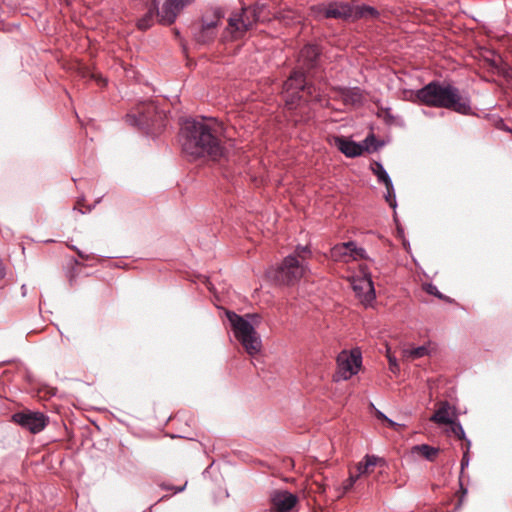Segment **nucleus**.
Segmentation results:
<instances>
[{
	"instance_id": "27",
	"label": "nucleus",
	"mask_w": 512,
	"mask_h": 512,
	"mask_svg": "<svg viewBox=\"0 0 512 512\" xmlns=\"http://www.w3.org/2000/svg\"><path fill=\"white\" fill-rule=\"evenodd\" d=\"M451 425V431L452 433L458 438V439H464L465 438V432L462 427V425L459 422L450 423Z\"/></svg>"
},
{
	"instance_id": "6",
	"label": "nucleus",
	"mask_w": 512,
	"mask_h": 512,
	"mask_svg": "<svg viewBox=\"0 0 512 512\" xmlns=\"http://www.w3.org/2000/svg\"><path fill=\"white\" fill-rule=\"evenodd\" d=\"M307 263H302L294 255L286 256L275 270V279L285 285L298 282L307 272Z\"/></svg>"
},
{
	"instance_id": "21",
	"label": "nucleus",
	"mask_w": 512,
	"mask_h": 512,
	"mask_svg": "<svg viewBox=\"0 0 512 512\" xmlns=\"http://www.w3.org/2000/svg\"><path fill=\"white\" fill-rule=\"evenodd\" d=\"M430 421L443 425L452 423L453 420L450 417V405L447 401L440 402L439 408L430 417Z\"/></svg>"
},
{
	"instance_id": "16",
	"label": "nucleus",
	"mask_w": 512,
	"mask_h": 512,
	"mask_svg": "<svg viewBox=\"0 0 512 512\" xmlns=\"http://www.w3.org/2000/svg\"><path fill=\"white\" fill-rule=\"evenodd\" d=\"M335 145L346 157L349 158L358 157L366 150V147L363 145L344 137H336Z\"/></svg>"
},
{
	"instance_id": "10",
	"label": "nucleus",
	"mask_w": 512,
	"mask_h": 512,
	"mask_svg": "<svg viewBox=\"0 0 512 512\" xmlns=\"http://www.w3.org/2000/svg\"><path fill=\"white\" fill-rule=\"evenodd\" d=\"M12 420L33 434L41 432L48 423L47 416L41 412L32 411L15 413L12 416Z\"/></svg>"
},
{
	"instance_id": "23",
	"label": "nucleus",
	"mask_w": 512,
	"mask_h": 512,
	"mask_svg": "<svg viewBox=\"0 0 512 512\" xmlns=\"http://www.w3.org/2000/svg\"><path fill=\"white\" fill-rule=\"evenodd\" d=\"M412 452L419 453L428 461H434L439 453V449L427 444H421L414 446Z\"/></svg>"
},
{
	"instance_id": "18",
	"label": "nucleus",
	"mask_w": 512,
	"mask_h": 512,
	"mask_svg": "<svg viewBox=\"0 0 512 512\" xmlns=\"http://www.w3.org/2000/svg\"><path fill=\"white\" fill-rule=\"evenodd\" d=\"M320 56V49L317 45H305L299 53V62L306 68H313L316 66L317 60Z\"/></svg>"
},
{
	"instance_id": "11",
	"label": "nucleus",
	"mask_w": 512,
	"mask_h": 512,
	"mask_svg": "<svg viewBox=\"0 0 512 512\" xmlns=\"http://www.w3.org/2000/svg\"><path fill=\"white\" fill-rule=\"evenodd\" d=\"M270 512H291L298 503L297 495L283 489L270 494Z\"/></svg>"
},
{
	"instance_id": "26",
	"label": "nucleus",
	"mask_w": 512,
	"mask_h": 512,
	"mask_svg": "<svg viewBox=\"0 0 512 512\" xmlns=\"http://www.w3.org/2000/svg\"><path fill=\"white\" fill-rule=\"evenodd\" d=\"M405 354L412 359L422 358L428 354V348L426 346H419L416 348L407 349L405 350Z\"/></svg>"
},
{
	"instance_id": "22",
	"label": "nucleus",
	"mask_w": 512,
	"mask_h": 512,
	"mask_svg": "<svg viewBox=\"0 0 512 512\" xmlns=\"http://www.w3.org/2000/svg\"><path fill=\"white\" fill-rule=\"evenodd\" d=\"M372 171L376 175L378 182L383 183L386 189H392V180L380 162L374 163Z\"/></svg>"
},
{
	"instance_id": "17",
	"label": "nucleus",
	"mask_w": 512,
	"mask_h": 512,
	"mask_svg": "<svg viewBox=\"0 0 512 512\" xmlns=\"http://www.w3.org/2000/svg\"><path fill=\"white\" fill-rule=\"evenodd\" d=\"M377 465H385V460L376 455H365L364 458L356 465V474L360 478L364 475H369Z\"/></svg>"
},
{
	"instance_id": "12",
	"label": "nucleus",
	"mask_w": 512,
	"mask_h": 512,
	"mask_svg": "<svg viewBox=\"0 0 512 512\" xmlns=\"http://www.w3.org/2000/svg\"><path fill=\"white\" fill-rule=\"evenodd\" d=\"M331 257L335 261L348 262L350 260L364 259L366 252L363 248L357 247L353 241L340 243L331 249Z\"/></svg>"
},
{
	"instance_id": "32",
	"label": "nucleus",
	"mask_w": 512,
	"mask_h": 512,
	"mask_svg": "<svg viewBox=\"0 0 512 512\" xmlns=\"http://www.w3.org/2000/svg\"><path fill=\"white\" fill-rule=\"evenodd\" d=\"M469 464L468 450L463 454L461 460V469L463 470Z\"/></svg>"
},
{
	"instance_id": "3",
	"label": "nucleus",
	"mask_w": 512,
	"mask_h": 512,
	"mask_svg": "<svg viewBox=\"0 0 512 512\" xmlns=\"http://www.w3.org/2000/svg\"><path fill=\"white\" fill-rule=\"evenodd\" d=\"M265 11L266 4L261 2H257L252 6L242 7L239 11L233 12L230 15L227 31L233 39H241L257 22H264L270 19Z\"/></svg>"
},
{
	"instance_id": "1",
	"label": "nucleus",
	"mask_w": 512,
	"mask_h": 512,
	"mask_svg": "<svg viewBox=\"0 0 512 512\" xmlns=\"http://www.w3.org/2000/svg\"><path fill=\"white\" fill-rule=\"evenodd\" d=\"M215 121L186 120L180 130L182 150L194 158L208 155L213 159L223 154V147L214 128Z\"/></svg>"
},
{
	"instance_id": "9",
	"label": "nucleus",
	"mask_w": 512,
	"mask_h": 512,
	"mask_svg": "<svg viewBox=\"0 0 512 512\" xmlns=\"http://www.w3.org/2000/svg\"><path fill=\"white\" fill-rule=\"evenodd\" d=\"M312 12L317 17L352 21V5L342 1L314 6Z\"/></svg>"
},
{
	"instance_id": "15",
	"label": "nucleus",
	"mask_w": 512,
	"mask_h": 512,
	"mask_svg": "<svg viewBox=\"0 0 512 512\" xmlns=\"http://www.w3.org/2000/svg\"><path fill=\"white\" fill-rule=\"evenodd\" d=\"M353 289L364 305H369L375 299V289L370 277L364 276L353 282Z\"/></svg>"
},
{
	"instance_id": "19",
	"label": "nucleus",
	"mask_w": 512,
	"mask_h": 512,
	"mask_svg": "<svg viewBox=\"0 0 512 512\" xmlns=\"http://www.w3.org/2000/svg\"><path fill=\"white\" fill-rule=\"evenodd\" d=\"M336 92L346 105H357L360 104L363 100L362 91L358 87H340L336 89Z\"/></svg>"
},
{
	"instance_id": "34",
	"label": "nucleus",
	"mask_w": 512,
	"mask_h": 512,
	"mask_svg": "<svg viewBox=\"0 0 512 512\" xmlns=\"http://www.w3.org/2000/svg\"><path fill=\"white\" fill-rule=\"evenodd\" d=\"M376 415L381 420L385 421L387 419V416L385 414H383L381 411H377Z\"/></svg>"
},
{
	"instance_id": "30",
	"label": "nucleus",
	"mask_w": 512,
	"mask_h": 512,
	"mask_svg": "<svg viewBox=\"0 0 512 512\" xmlns=\"http://www.w3.org/2000/svg\"><path fill=\"white\" fill-rule=\"evenodd\" d=\"M426 291L429 293V294H432L438 298H442V294L439 292V290L437 289V287L433 284H428L427 287H426Z\"/></svg>"
},
{
	"instance_id": "7",
	"label": "nucleus",
	"mask_w": 512,
	"mask_h": 512,
	"mask_svg": "<svg viewBox=\"0 0 512 512\" xmlns=\"http://www.w3.org/2000/svg\"><path fill=\"white\" fill-rule=\"evenodd\" d=\"M224 13L220 8L207 11L201 18V24L194 31V39L200 44L213 41L217 35V27L221 23Z\"/></svg>"
},
{
	"instance_id": "20",
	"label": "nucleus",
	"mask_w": 512,
	"mask_h": 512,
	"mask_svg": "<svg viewBox=\"0 0 512 512\" xmlns=\"http://www.w3.org/2000/svg\"><path fill=\"white\" fill-rule=\"evenodd\" d=\"M379 11L368 5H357L352 6V21H356L359 19H376L379 17Z\"/></svg>"
},
{
	"instance_id": "13",
	"label": "nucleus",
	"mask_w": 512,
	"mask_h": 512,
	"mask_svg": "<svg viewBox=\"0 0 512 512\" xmlns=\"http://www.w3.org/2000/svg\"><path fill=\"white\" fill-rule=\"evenodd\" d=\"M194 0H165L161 9L157 8L159 22L164 25H171L175 22L178 14Z\"/></svg>"
},
{
	"instance_id": "5",
	"label": "nucleus",
	"mask_w": 512,
	"mask_h": 512,
	"mask_svg": "<svg viewBox=\"0 0 512 512\" xmlns=\"http://www.w3.org/2000/svg\"><path fill=\"white\" fill-rule=\"evenodd\" d=\"M283 92L286 94V102L293 105L302 96L300 93L306 92L312 101L322 104L324 99L320 92L313 85H308L301 71H294L283 84Z\"/></svg>"
},
{
	"instance_id": "29",
	"label": "nucleus",
	"mask_w": 512,
	"mask_h": 512,
	"mask_svg": "<svg viewBox=\"0 0 512 512\" xmlns=\"http://www.w3.org/2000/svg\"><path fill=\"white\" fill-rule=\"evenodd\" d=\"M385 199L391 207H393V208L396 207V199H395V192H394L393 185H392V189H386Z\"/></svg>"
},
{
	"instance_id": "24",
	"label": "nucleus",
	"mask_w": 512,
	"mask_h": 512,
	"mask_svg": "<svg viewBox=\"0 0 512 512\" xmlns=\"http://www.w3.org/2000/svg\"><path fill=\"white\" fill-rule=\"evenodd\" d=\"M155 12H157V5L156 3H153V5L149 8L148 12L138 20L137 27L140 30L149 29L153 24Z\"/></svg>"
},
{
	"instance_id": "8",
	"label": "nucleus",
	"mask_w": 512,
	"mask_h": 512,
	"mask_svg": "<svg viewBox=\"0 0 512 512\" xmlns=\"http://www.w3.org/2000/svg\"><path fill=\"white\" fill-rule=\"evenodd\" d=\"M157 118H161V115L157 112L156 106L149 102L141 104L134 112L128 113L126 115V122L148 131L155 125Z\"/></svg>"
},
{
	"instance_id": "33",
	"label": "nucleus",
	"mask_w": 512,
	"mask_h": 512,
	"mask_svg": "<svg viewBox=\"0 0 512 512\" xmlns=\"http://www.w3.org/2000/svg\"><path fill=\"white\" fill-rule=\"evenodd\" d=\"M385 421L387 422L388 426H389V427H391V428H393V429H396V430H397V428H398V427H400V424H398V423L394 422L393 420H391V419H390V418H388V417H387V419H386Z\"/></svg>"
},
{
	"instance_id": "4",
	"label": "nucleus",
	"mask_w": 512,
	"mask_h": 512,
	"mask_svg": "<svg viewBox=\"0 0 512 512\" xmlns=\"http://www.w3.org/2000/svg\"><path fill=\"white\" fill-rule=\"evenodd\" d=\"M226 316L232 326L235 337L242 344L245 351L251 356L259 353L262 347L260 336L256 332L253 324L247 319L250 318L256 323L258 315L247 314L243 317L235 312L226 311Z\"/></svg>"
},
{
	"instance_id": "25",
	"label": "nucleus",
	"mask_w": 512,
	"mask_h": 512,
	"mask_svg": "<svg viewBox=\"0 0 512 512\" xmlns=\"http://www.w3.org/2000/svg\"><path fill=\"white\" fill-rule=\"evenodd\" d=\"M292 255L296 256L302 263H307V259L311 256V250L308 246L298 245Z\"/></svg>"
},
{
	"instance_id": "28",
	"label": "nucleus",
	"mask_w": 512,
	"mask_h": 512,
	"mask_svg": "<svg viewBox=\"0 0 512 512\" xmlns=\"http://www.w3.org/2000/svg\"><path fill=\"white\" fill-rule=\"evenodd\" d=\"M358 479L359 477L357 476V474L351 471L348 479L343 483L344 490L348 491L349 489H351Z\"/></svg>"
},
{
	"instance_id": "31",
	"label": "nucleus",
	"mask_w": 512,
	"mask_h": 512,
	"mask_svg": "<svg viewBox=\"0 0 512 512\" xmlns=\"http://www.w3.org/2000/svg\"><path fill=\"white\" fill-rule=\"evenodd\" d=\"M388 361H389V364H390L391 371L395 372L396 369L398 368L396 358L389 355L388 356Z\"/></svg>"
},
{
	"instance_id": "2",
	"label": "nucleus",
	"mask_w": 512,
	"mask_h": 512,
	"mask_svg": "<svg viewBox=\"0 0 512 512\" xmlns=\"http://www.w3.org/2000/svg\"><path fill=\"white\" fill-rule=\"evenodd\" d=\"M415 98L422 105L445 108L462 115H468L472 110L470 98L446 82L431 81L415 92Z\"/></svg>"
},
{
	"instance_id": "14",
	"label": "nucleus",
	"mask_w": 512,
	"mask_h": 512,
	"mask_svg": "<svg viewBox=\"0 0 512 512\" xmlns=\"http://www.w3.org/2000/svg\"><path fill=\"white\" fill-rule=\"evenodd\" d=\"M341 378L347 380L355 375L360 369L362 360L361 354L357 351L350 353L342 352L337 359Z\"/></svg>"
}]
</instances>
